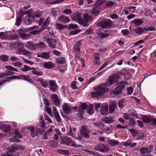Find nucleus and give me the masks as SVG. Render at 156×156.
<instances>
[{
	"label": "nucleus",
	"mask_w": 156,
	"mask_h": 156,
	"mask_svg": "<svg viewBox=\"0 0 156 156\" xmlns=\"http://www.w3.org/2000/svg\"><path fill=\"white\" fill-rule=\"evenodd\" d=\"M56 62L58 64H63L65 62L64 58L62 57H60L55 59Z\"/></svg>",
	"instance_id": "obj_42"
},
{
	"label": "nucleus",
	"mask_w": 156,
	"mask_h": 156,
	"mask_svg": "<svg viewBox=\"0 0 156 156\" xmlns=\"http://www.w3.org/2000/svg\"><path fill=\"white\" fill-rule=\"evenodd\" d=\"M124 101L122 100H120L118 103V105L120 108H122L124 106L123 103Z\"/></svg>",
	"instance_id": "obj_63"
},
{
	"label": "nucleus",
	"mask_w": 156,
	"mask_h": 156,
	"mask_svg": "<svg viewBox=\"0 0 156 156\" xmlns=\"http://www.w3.org/2000/svg\"><path fill=\"white\" fill-rule=\"evenodd\" d=\"M7 150L10 153H13L16 150V146L12 145L10 146H9L7 148Z\"/></svg>",
	"instance_id": "obj_37"
},
{
	"label": "nucleus",
	"mask_w": 156,
	"mask_h": 156,
	"mask_svg": "<svg viewBox=\"0 0 156 156\" xmlns=\"http://www.w3.org/2000/svg\"><path fill=\"white\" fill-rule=\"evenodd\" d=\"M23 48H18L16 50V53L18 55L22 54L23 55H28L30 52L29 51L23 49Z\"/></svg>",
	"instance_id": "obj_13"
},
{
	"label": "nucleus",
	"mask_w": 156,
	"mask_h": 156,
	"mask_svg": "<svg viewBox=\"0 0 156 156\" xmlns=\"http://www.w3.org/2000/svg\"><path fill=\"white\" fill-rule=\"evenodd\" d=\"M102 4V2L100 1H96L94 4V8L91 11V13L95 16H98L99 13L100 6Z\"/></svg>",
	"instance_id": "obj_5"
},
{
	"label": "nucleus",
	"mask_w": 156,
	"mask_h": 156,
	"mask_svg": "<svg viewBox=\"0 0 156 156\" xmlns=\"http://www.w3.org/2000/svg\"><path fill=\"white\" fill-rule=\"evenodd\" d=\"M46 111L51 117H52V114L51 109L49 107H47L45 108Z\"/></svg>",
	"instance_id": "obj_54"
},
{
	"label": "nucleus",
	"mask_w": 156,
	"mask_h": 156,
	"mask_svg": "<svg viewBox=\"0 0 156 156\" xmlns=\"http://www.w3.org/2000/svg\"><path fill=\"white\" fill-rule=\"evenodd\" d=\"M46 45L43 42H40L38 43L35 44V50L36 49H41L45 48Z\"/></svg>",
	"instance_id": "obj_18"
},
{
	"label": "nucleus",
	"mask_w": 156,
	"mask_h": 156,
	"mask_svg": "<svg viewBox=\"0 0 156 156\" xmlns=\"http://www.w3.org/2000/svg\"><path fill=\"white\" fill-rule=\"evenodd\" d=\"M42 13L43 12L42 11H38L36 13L35 15L34 16H33L34 17V18L35 17H36L37 18H39L41 16V15L42 14Z\"/></svg>",
	"instance_id": "obj_53"
},
{
	"label": "nucleus",
	"mask_w": 156,
	"mask_h": 156,
	"mask_svg": "<svg viewBox=\"0 0 156 156\" xmlns=\"http://www.w3.org/2000/svg\"><path fill=\"white\" fill-rule=\"evenodd\" d=\"M121 75H122L123 76H124L125 79L126 80H128L130 78V75H129L128 73H122L121 74Z\"/></svg>",
	"instance_id": "obj_58"
},
{
	"label": "nucleus",
	"mask_w": 156,
	"mask_h": 156,
	"mask_svg": "<svg viewBox=\"0 0 156 156\" xmlns=\"http://www.w3.org/2000/svg\"><path fill=\"white\" fill-rule=\"evenodd\" d=\"M72 140L70 138L67 136L65 137L63 140L62 143L63 144L67 146Z\"/></svg>",
	"instance_id": "obj_32"
},
{
	"label": "nucleus",
	"mask_w": 156,
	"mask_h": 156,
	"mask_svg": "<svg viewBox=\"0 0 156 156\" xmlns=\"http://www.w3.org/2000/svg\"><path fill=\"white\" fill-rule=\"evenodd\" d=\"M25 46L28 49L34 50H35V44H33L31 41L28 42L27 43L25 44Z\"/></svg>",
	"instance_id": "obj_23"
},
{
	"label": "nucleus",
	"mask_w": 156,
	"mask_h": 156,
	"mask_svg": "<svg viewBox=\"0 0 156 156\" xmlns=\"http://www.w3.org/2000/svg\"><path fill=\"white\" fill-rule=\"evenodd\" d=\"M81 44L80 41H79L77 42L75 44L74 46V50L76 51H80V47L81 46Z\"/></svg>",
	"instance_id": "obj_33"
},
{
	"label": "nucleus",
	"mask_w": 156,
	"mask_h": 156,
	"mask_svg": "<svg viewBox=\"0 0 156 156\" xmlns=\"http://www.w3.org/2000/svg\"><path fill=\"white\" fill-rule=\"evenodd\" d=\"M101 113L103 115H107L108 112V106L106 104H103L101 108Z\"/></svg>",
	"instance_id": "obj_12"
},
{
	"label": "nucleus",
	"mask_w": 156,
	"mask_h": 156,
	"mask_svg": "<svg viewBox=\"0 0 156 156\" xmlns=\"http://www.w3.org/2000/svg\"><path fill=\"white\" fill-rule=\"evenodd\" d=\"M110 150L108 147L104 144H101V152L102 153L108 152Z\"/></svg>",
	"instance_id": "obj_26"
},
{
	"label": "nucleus",
	"mask_w": 156,
	"mask_h": 156,
	"mask_svg": "<svg viewBox=\"0 0 156 156\" xmlns=\"http://www.w3.org/2000/svg\"><path fill=\"white\" fill-rule=\"evenodd\" d=\"M63 12L66 15H68L72 13V11L70 9H65L64 10Z\"/></svg>",
	"instance_id": "obj_64"
},
{
	"label": "nucleus",
	"mask_w": 156,
	"mask_h": 156,
	"mask_svg": "<svg viewBox=\"0 0 156 156\" xmlns=\"http://www.w3.org/2000/svg\"><path fill=\"white\" fill-rule=\"evenodd\" d=\"M33 69H35V68L34 67L31 68L27 65H24L23 66V67L20 70L22 71L26 72Z\"/></svg>",
	"instance_id": "obj_30"
},
{
	"label": "nucleus",
	"mask_w": 156,
	"mask_h": 156,
	"mask_svg": "<svg viewBox=\"0 0 156 156\" xmlns=\"http://www.w3.org/2000/svg\"><path fill=\"white\" fill-rule=\"evenodd\" d=\"M49 23V20L47 19L43 23L42 27L38 30H37L32 31L33 34H36L41 32L44 30V27H46Z\"/></svg>",
	"instance_id": "obj_11"
},
{
	"label": "nucleus",
	"mask_w": 156,
	"mask_h": 156,
	"mask_svg": "<svg viewBox=\"0 0 156 156\" xmlns=\"http://www.w3.org/2000/svg\"><path fill=\"white\" fill-rule=\"evenodd\" d=\"M57 151L59 154L65 155H68L69 154V151L67 150L59 149Z\"/></svg>",
	"instance_id": "obj_39"
},
{
	"label": "nucleus",
	"mask_w": 156,
	"mask_h": 156,
	"mask_svg": "<svg viewBox=\"0 0 156 156\" xmlns=\"http://www.w3.org/2000/svg\"><path fill=\"white\" fill-rule=\"evenodd\" d=\"M49 84L50 86V90L55 92L58 89V86L55 83V81L53 80H50L49 81Z\"/></svg>",
	"instance_id": "obj_9"
},
{
	"label": "nucleus",
	"mask_w": 156,
	"mask_h": 156,
	"mask_svg": "<svg viewBox=\"0 0 156 156\" xmlns=\"http://www.w3.org/2000/svg\"><path fill=\"white\" fill-rule=\"evenodd\" d=\"M104 122L106 124H110L113 123L114 121L113 119L112 118H109L106 117L103 120Z\"/></svg>",
	"instance_id": "obj_28"
},
{
	"label": "nucleus",
	"mask_w": 156,
	"mask_h": 156,
	"mask_svg": "<svg viewBox=\"0 0 156 156\" xmlns=\"http://www.w3.org/2000/svg\"><path fill=\"white\" fill-rule=\"evenodd\" d=\"M144 30L146 31H154L155 30L154 26L149 27H148L144 28Z\"/></svg>",
	"instance_id": "obj_50"
},
{
	"label": "nucleus",
	"mask_w": 156,
	"mask_h": 156,
	"mask_svg": "<svg viewBox=\"0 0 156 156\" xmlns=\"http://www.w3.org/2000/svg\"><path fill=\"white\" fill-rule=\"evenodd\" d=\"M5 68L6 69L11 70L15 71L16 72H18V70L16 68L11 66H5Z\"/></svg>",
	"instance_id": "obj_51"
},
{
	"label": "nucleus",
	"mask_w": 156,
	"mask_h": 156,
	"mask_svg": "<svg viewBox=\"0 0 156 156\" xmlns=\"http://www.w3.org/2000/svg\"><path fill=\"white\" fill-rule=\"evenodd\" d=\"M93 57L94 58V63L98 64L101 59L99 54L97 53H95L94 54Z\"/></svg>",
	"instance_id": "obj_24"
},
{
	"label": "nucleus",
	"mask_w": 156,
	"mask_h": 156,
	"mask_svg": "<svg viewBox=\"0 0 156 156\" xmlns=\"http://www.w3.org/2000/svg\"><path fill=\"white\" fill-rule=\"evenodd\" d=\"M9 56L3 55H0V60L3 62H6L8 61Z\"/></svg>",
	"instance_id": "obj_31"
},
{
	"label": "nucleus",
	"mask_w": 156,
	"mask_h": 156,
	"mask_svg": "<svg viewBox=\"0 0 156 156\" xmlns=\"http://www.w3.org/2000/svg\"><path fill=\"white\" fill-rule=\"evenodd\" d=\"M140 151L142 154H147L150 153V151L148 149V148L146 147L141 148L140 149Z\"/></svg>",
	"instance_id": "obj_35"
},
{
	"label": "nucleus",
	"mask_w": 156,
	"mask_h": 156,
	"mask_svg": "<svg viewBox=\"0 0 156 156\" xmlns=\"http://www.w3.org/2000/svg\"><path fill=\"white\" fill-rule=\"evenodd\" d=\"M112 21L108 19H104L100 21L99 25L102 28H110L112 26Z\"/></svg>",
	"instance_id": "obj_4"
},
{
	"label": "nucleus",
	"mask_w": 156,
	"mask_h": 156,
	"mask_svg": "<svg viewBox=\"0 0 156 156\" xmlns=\"http://www.w3.org/2000/svg\"><path fill=\"white\" fill-rule=\"evenodd\" d=\"M56 120L59 123L61 122V119L58 113L54 114Z\"/></svg>",
	"instance_id": "obj_44"
},
{
	"label": "nucleus",
	"mask_w": 156,
	"mask_h": 156,
	"mask_svg": "<svg viewBox=\"0 0 156 156\" xmlns=\"http://www.w3.org/2000/svg\"><path fill=\"white\" fill-rule=\"evenodd\" d=\"M16 150L20 151H23L24 150L25 147L19 144H18L16 146Z\"/></svg>",
	"instance_id": "obj_48"
},
{
	"label": "nucleus",
	"mask_w": 156,
	"mask_h": 156,
	"mask_svg": "<svg viewBox=\"0 0 156 156\" xmlns=\"http://www.w3.org/2000/svg\"><path fill=\"white\" fill-rule=\"evenodd\" d=\"M122 34L123 35H128L129 33V31L128 29L123 30H122Z\"/></svg>",
	"instance_id": "obj_60"
},
{
	"label": "nucleus",
	"mask_w": 156,
	"mask_h": 156,
	"mask_svg": "<svg viewBox=\"0 0 156 156\" xmlns=\"http://www.w3.org/2000/svg\"><path fill=\"white\" fill-rule=\"evenodd\" d=\"M87 107V106L85 103H83L80 104L78 108L79 112L80 113H83V112L82 110L86 109Z\"/></svg>",
	"instance_id": "obj_27"
},
{
	"label": "nucleus",
	"mask_w": 156,
	"mask_h": 156,
	"mask_svg": "<svg viewBox=\"0 0 156 156\" xmlns=\"http://www.w3.org/2000/svg\"><path fill=\"white\" fill-rule=\"evenodd\" d=\"M46 41L48 44V46L52 48H55L56 45L57 41L54 38H48Z\"/></svg>",
	"instance_id": "obj_8"
},
{
	"label": "nucleus",
	"mask_w": 156,
	"mask_h": 156,
	"mask_svg": "<svg viewBox=\"0 0 156 156\" xmlns=\"http://www.w3.org/2000/svg\"><path fill=\"white\" fill-rule=\"evenodd\" d=\"M22 65V64L21 62H16L14 63L13 65L14 66L17 67L19 68L21 67Z\"/></svg>",
	"instance_id": "obj_62"
},
{
	"label": "nucleus",
	"mask_w": 156,
	"mask_h": 156,
	"mask_svg": "<svg viewBox=\"0 0 156 156\" xmlns=\"http://www.w3.org/2000/svg\"><path fill=\"white\" fill-rule=\"evenodd\" d=\"M67 146H72L73 147H80L79 145L77 144L73 141L72 140H71L70 143L68 144L67 145Z\"/></svg>",
	"instance_id": "obj_46"
},
{
	"label": "nucleus",
	"mask_w": 156,
	"mask_h": 156,
	"mask_svg": "<svg viewBox=\"0 0 156 156\" xmlns=\"http://www.w3.org/2000/svg\"><path fill=\"white\" fill-rule=\"evenodd\" d=\"M134 24L137 26H139L142 24L143 22L140 19H136L133 21Z\"/></svg>",
	"instance_id": "obj_36"
},
{
	"label": "nucleus",
	"mask_w": 156,
	"mask_h": 156,
	"mask_svg": "<svg viewBox=\"0 0 156 156\" xmlns=\"http://www.w3.org/2000/svg\"><path fill=\"white\" fill-rule=\"evenodd\" d=\"M20 35L21 38L23 39H29L30 35L28 34H27L24 33H21L20 34Z\"/></svg>",
	"instance_id": "obj_38"
},
{
	"label": "nucleus",
	"mask_w": 156,
	"mask_h": 156,
	"mask_svg": "<svg viewBox=\"0 0 156 156\" xmlns=\"http://www.w3.org/2000/svg\"><path fill=\"white\" fill-rule=\"evenodd\" d=\"M87 112L88 114L90 115H91L94 112L93 106L91 105H90L89 107L88 108Z\"/></svg>",
	"instance_id": "obj_45"
},
{
	"label": "nucleus",
	"mask_w": 156,
	"mask_h": 156,
	"mask_svg": "<svg viewBox=\"0 0 156 156\" xmlns=\"http://www.w3.org/2000/svg\"><path fill=\"white\" fill-rule=\"evenodd\" d=\"M21 75L20 76H13L10 77H8L6 78L7 79H22Z\"/></svg>",
	"instance_id": "obj_49"
},
{
	"label": "nucleus",
	"mask_w": 156,
	"mask_h": 156,
	"mask_svg": "<svg viewBox=\"0 0 156 156\" xmlns=\"http://www.w3.org/2000/svg\"><path fill=\"white\" fill-rule=\"evenodd\" d=\"M55 26L56 29L59 30L62 29L64 28L63 25L58 23H56L55 24Z\"/></svg>",
	"instance_id": "obj_47"
},
{
	"label": "nucleus",
	"mask_w": 156,
	"mask_h": 156,
	"mask_svg": "<svg viewBox=\"0 0 156 156\" xmlns=\"http://www.w3.org/2000/svg\"><path fill=\"white\" fill-rule=\"evenodd\" d=\"M133 91V88L131 87H130L127 89V94L128 95L131 94Z\"/></svg>",
	"instance_id": "obj_61"
},
{
	"label": "nucleus",
	"mask_w": 156,
	"mask_h": 156,
	"mask_svg": "<svg viewBox=\"0 0 156 156\" xmlns=\"http://www.w3.org/2000/svg\"><path fill=\"white\" fill-rule=\"evenodd\" d=\"M27 129L30 130V135L33 137L37 136L38 134H41L43 133L40 129L34 126H29L27 127Z\"/></svg>",
	"instance_id": "obj_3"
},
{
	"label": "nucleus",
	"mask_w": 156,
	"mask_h": 156,
	"mask_svg": "<svg viewBox=\"0 0 156 156\" xmlns=\"http://www.w3.org/2000/svg\"><path fill=\"white\" fill-rule=\"evenodd\" d=\"M64 112L66 114H69L71 112L73 108L70 105L67 103H64L62 106Z\"/></svg>",
	"instance_id": "obj_6"
},
{
	"label": "nucleus",
	"mask_w": 156,
	"mask_h": 156,
	"mask_svg": "<svg viewBox=\"0 0 156 156\" xmlns=\"http://www.w3.org/2000/svg\"><path fill=\"white\" fill-rule=\"evenodd\" d=\"M94 149L95 151L101 152V145L95 146L94 148Z\"/></svg>",
	"instance_id": "obj_56"
},
{
	"label": "nucleus",
	"mask_w": 156,
	"mask_h": 156,
	"mask_svg": "<svg viewBox=\"0 0 156 156\" xmlns=\"http://www.w3.org/2000/svg\"><path fill=\"white\" fill-rule=\"evenodd\" d=\"M134 30L136 34L139 35L141 34L144 33V30L141 27H137L136 29H134Z\"/></svg>",
	"instance_id": "obj_34"
},
{
	"label": "nucleus",
	"mask_w": 156,
	"mask_h": 156,
	"mask_svg": "<svg viewBox=\"0 0 156 156\" xmlns=\"http://www.w3.org/2000/svg\"><path fill=\"white\" fill-rule=\"evenodd\" d=\"M51 98H52L55 104L57 106H59L60 104V101L58 99V97L57 95L53 94L51 95Z\"/></svg>",
	"instance_id": "obj_19"
},
{
	"label": "nucleus",
	"mask_w": 156,
	"mask_h": 156,
	"mask_svg": "<svg viewBox=\"0 0 156 156\" xmlns=\"http://www.w3.org/2000/svg\"><path fill=\"white\" fill-rule=\"evenodd\" d=\"M34 16H32L30 14H28L27 16L25 17V19L24 20V23L25 24L29 25L31 24L32 22L34 21Z\"/></svg>",
	"instance_id": "obj_10"
},
{
	"label": "nucleus",
	"mask_w": 156,
	"mask_h": 156,
	"mask_svg": "<svg viewBox=\"0 0 156 156\" xmlns=\"http://www.w3.org/2000/svg\"><path fill=\"white\" fill-rule=\"evenodd\" d=\"M125 87L124 85H122L121 86H118L114 89L113 92V93L115 94H121L123 89L125 88Z\"/></svg>",
	"instance_id": "obj_15"
},
{
	"label": "nucleus",
	"mask_w": 156,
	"mask_h": 156,
	"mask_svg": "<svg viewBox=\"0 0 156 156\" xmlns=\"http://www.w3.org/2000/svg\"><path fill=\"white\" fill-rule=\"evenodd\" d=\"M119 78V76L112 75L108 78V80L104 83L101 84L97 87L96 92L91 93L92 98H98L103 95L107 90L106 86H111L114 83H116Z\"/></svg>",
	"instance_id": "obj_1"
},
{
	"label": "nucleus",
	"mask_w": 156,
	"mask_h": 156,
	"mask_svg": "<svg viewBox=\"0 0 156 156\" xmlns=\"http://www.w3.org/2000/svg\"><path fill=\"white\" fill-rule=\"evenodd\" d=\"M39 125V126L41 127L42 128H44L45 126V123L44 120L42 119L41 121L40 122Z\"/></svg>",
	"instance_id": "obj_57"
},
{
	"label": "nucleus",
	"mask_w": 156,
	"mask_h": 156,
	"mask_svg": "<svg viewBox=\"0 0 156 156\" xmlns=\"http://www.w3.org/2000/svg\"><path fill=\"white\" fill-rule=\"evenodd\" d=\"M23 14L22 13L19 16L17 17L15 25L18 26L20 24L21 21V19L23 17Z\"/></svg>",
	"instance_id": "obj_29"
},
{
	"label": "nucleus",
	"mask_w": 156,
	"mask_h": 156,
	"mask_svg": "<svg viewBox=\"0 0 156 156\" xmlns=\"http://www.w3.org/2000/svg\"><path fill=\"white\" fill-rule=\"evenodd\" d=\"M93 124L97 128H99L103 130L107 129L106 128H104V125L101 122H94L93 123Z\"/></svg>",
	"instance_id": "obj_25"
},
{
	"label": "nucleus",
	"mask_w": 156,
	"mask_h": 156,
	"mask_svg": "<svg viewBox=\"0 0 156 156\" xmlns=\"http://www.w3.org/2000/svg\"><path fill=\"white\" fill-rule=\"evenodd\" d=\"M115 4V2L111 1L108 2L106 4V5L109 7H112Z\"/></svg>",
	"instance_id": "obj_55"
},
{
	"label": "nucleus",
	"mask_w": 156,
	"mask_h": 156,
	"mask_svg": "<svg viewBox=\"0 0 156 156\" xmlns=\"http://www.w3.org/2000/svg\"><path fill=\"white\" fill-rule=\"evenodd\" d=\"M116 101H113L109 105V113H112L115 111V109L116 107Z\"/></svg>",
	"instance_id": "obj_16"
},
{
	"label": "nucleus",
	"mask_w": 156,
	"mask_h": 156,
	"mask_svg": "<svg viewBox=\"0 0 156 156\" xmlns=\"http://www.w3.org/2000/svg\"><path fill=\"white\" fill-rule=\"evenodd\" d=\"M75 133L72 130L71 128L70 127L69 132L68 133V135L73 137L74 136Z\"/></svg>",
	"instance_id": "obj_59"
},
{
	"label": "nucleus",
	"mask_w": 156,
	"mask_h": 156,
	"mask_svg": "<svg viewBox=\"0 0 156 156\" xmlns=\"http://www.w3.org/2000/svg\"><path fill=\"white\" fill-rule=\"evenodd\" d=\"M108 143L109 145L112 147H115L119 145V142L114 139H111L108 141Z\"/></svg>",
	"instance_id": "obj_20"
},
{
	"label": "nucleus",
	"mask_w": 156,
	"mask_h": 156,
	"mask_svg": "<svg viewBox=\"0 0 156 156\" xmlns=\"http://www.w3.org/2000/svg\"><path fill=\"white\" fill-rule=\"evenodd\" d=\"M142 119L144 122L145 123H149L151 122L152 116L144 115L142 117Z\"/></svg>",
	"instance_id": "obj_17"
},
{
	"label": "nucleus",
	"mask_w": 156,
	"mask_h": 156,
	"mask_svg": "<svg viewBox=\"0 0 156 156\" xmlns=\"http://www.w3.org/2000/svg\"><path fill=\"white\" fill-rule=\"evenodd\" d=\"M44 68L48 69H51L54 67V64L52 62H45L44 63Z\"/></svg>",
	"instance_id": "obj_21"
},
{
	"label": "nucleus",
	"mask_w": 156,
	"mask_h": 156,
	"mask_svg": "<svg viewBox=\"0 0 156 156\" xmlns=\"http://www.w3.org/2000/svg\"><path fill=\"white\" fill-rule=\"evenodd\" d=\"M32 72L34 74L37 76H40L43 75V73L42 72H39L35 70H33Z\"/></svg>",
	"instance_id": "obj_52"
},
{
	"label": "nucleus",
	"mask_w": 156,
	"mask_h": 156,
	"mask_svg": "<svg viewBox=\"0 0 156 156\" xmlns=\"http://www.w3.org/2000/svg\"><path fill=\"white\" fill-rule=\"evenodd\" d=\"M21 76L22 77V79L27 81L30 83L32 82V80L28 76L25 75H21Z\"/></svg>",
	"instance_id": "obj_40"
},
{
	"label": "nucleus",
	"mask_w": 156,
	"mask_h": 156,
	"mask_svg": "<svg viewBox=\"0 0 156 156\" xmlns=\"http://www.w3.org/2000/svg\"><path fill=\"white\" fill-rule=\"evenodd\" d=\"M58 19L60 21L64 23H68L70 21V19L64 15L58 17Z\"/></svg>",
	"instance_id": "obj_22"
},
{
	"label": "nucleus",
	"mask_w": 156,
	"mask_h": 156,
	"mask_svg": "<svg viewBox=\"0 0 156 156\" xmlns=\"http://www.w3.org/2000/svg\"><path fill=\"white\" fill-rule=\"evenodd\" d=\"M89 131L85 127L83 126H82L80 133L83 137H84L86 138H89Z\"/></svg>",
	"instance_id": "obj_7"
},
{
	"label": "nucleus",
	"mask_w": 156,
	"mask_h": 156,
	"mask_svg": "<svg viewBox=\"0 0 156 156\" xmlns=\"http://www.w3.org/2000/svg\"><path fill=\"white\" fill-rule=\"evenodd\" d=\"M37 81L39 82L41 85L43 87L46 88L48 86V84L46 82L43 81L41 79H38Z\"/></svg>",
	"instance_id": "obj_41"
},
{
	"label": "nucleus",
	"mask_w": 156,
	"mask_h": 156,
	"mask_svg": "<svg viewBox=\"0 0 156 156\" xmlns=\"http://www.w3.org/2000/svg\"><path fill=\"white\" fill-rule=\"evenodd\" d=\"M49 144L53 147H56L58 143L56 141L51 140L49 141Z\"/></svg>",
	"instance_id": "obj_43"
},
{
	"label": "nucleus",
	"mask_w": 156,
	"mask_h": 156,
	"mask_svg": "<svg viewBox=\"0 0 156 156\" xmlns=\"http://www.w3.org/2000/svg\"><path fill=\"white\" fill-rule=\"evenodd\" d=\"M37 56L45 60H48L49 59L50 55L48 52H43L40 54H37Z\"/></svg>",
	"instance_id": "obj_14"
},
{
	"label": "nucleus",
	"mask_w": 156,
	"mask_h": 156,
	"mask_svg": "<svg viewBox=\"0 0 156 156\" xmlns=\"http://www.w3.org/2000/svg\"><path fill=\"white\" fill-rule=\"evenodd\" d=\"M83 16L84 20L82 19L81 14L77 12L71 15V19L73 20L77 21L78 23L85 27L88 25V22L91 21L94 18L87 14H84Z\"/></svg>",
	"instance_id": "obj_2"
}]
</instances>
